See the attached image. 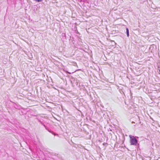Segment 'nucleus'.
<instances>
[{
	"label": "nucleus",
	"mask_w": 160,
	"mask_h": 160,
	"mask_svg": "<svg viewBox=\"0 0 160 160\" xmlns=\"http://www.w3.org/2000/svg\"><path fill=\"white\" fill-rule=\"evenodd\" d=\"M130 138V142L131 145H136L137 143V140L135 137L132 135L129 136Z\"/></svg>",
	"instance_id": "1"
},
{
	"label": "nucleus",
	"mask_w": 160,
	"mask_h": 160,
	"mask_svg": "<svg viewBox=\"0 0 160 160\" xmlns=\"http://www.w3.org/2000/svg\"><path fill=\"white\" fill-rule=\"evenodd\" d=\"M48 131L49 132H50L52 133V134L54 135H56L57 134H55L52 131H51V130H48Z\"/></svg>",
	"instance_id": "2"
},
{
	"label": "nucleus",
	"mask_w": 160,
	"mask_h": 160,
	"mask_svg": "<svg viewBox=\"0 0 160 160\" xmlns=\"http://www.w3.org/2000/svg\"><path fill=\"white\" fill-rule=\"evenodd\" d=\"M126 31H127V36L128 37L129 36V30L128 28H126Z\"/></svg>",
	"instance_id": "3"
},
{
	"label": "nucleus",
	"mask_w": 160,
	"mask_h": 160,
	"mask_svg": "<svg viewBox=\"0 0 160 160\" xmlns=\"http://www.w3.org/2000/svg\"><path fill=\"white\" fill-rule=\"evenodd\" d=\"M40 122L41 123V124L43 125L44 127H46V126L42 122L40 121Z\"/></svg>",
	"instance_id": "4"
},
{
	"label": "nucleus",
	"mask_w": 160,
	"mask_h": 160,
	"mask_svg": "<svg viewBox=\"0 0 160 160\" xmlns=\"http://www.w3.org/2000/svg\"><path fill=\"white\" fill-rule=\"evenodd\" d=\"M107 144V143H106V142H104L103 143V145H106Z\"/></svg>",
	"instance_id": "5"
},
{
	"label": "nucleus",
	"mask_w": 160,
	"mask_h": 160,
	"mask_svg": "<svg viewBox=\"0 0 160 160\" xmlns=\"http://www.w3.org/2000/svg\"><path fill=\"white\" fill-rule=\"evenodd\" d=\"M45 128L46 129V130H47L48 131V130H49V129H48V128L46 127H45Z\"/></svg>",
	"instance_id": "6"
},
{
	"label": "nucleus",
	"mask_w": 160,
	"mask_h": 160,
	"mask_svg": "<svg viewBox=\"0 0 160 160\" xmlns=\"http://www.w3.org/2000/svg\"><path fill=\"white\" fill-rule=\"evenodd\" d=\"M119 150V149H118L117 150H116L118 151Z\"/></svg>",
	"instance_id": "7"
},
{
	"label": "nucleus",
	"mask_w": 160,
	"mask_h": 160,
	"mask_svg": "<svg viewBox=\"0 0 160 160\" xmlns=\"http://www.w3.org/2000/svg\"><path fill=\"white\" fill-rule=\"evenodd\" d=\"M78 70H81L80 69H78Z\"/></svg>",
	"instance_id": "8"
},
{
	"label": "nucleus",
	"mask_w": 160,
	"mask_h": 160,
	"mask_svg": "<svg viewBox=\"0 0 160 160\" xmlns=\"http://www.w3.org/2000/svg\"><path fill=\"white\" fill-rule=\"evenodd\" d=\"M116 144L115 145V146H116Z\"/></svg>",
	"instance_id": "9"
}]
</instances>
